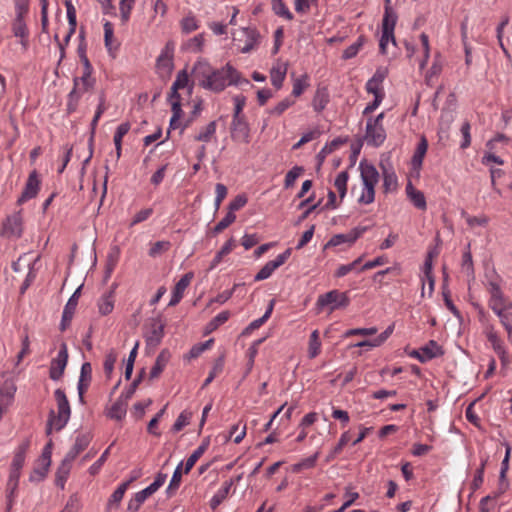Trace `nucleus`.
Masks as SVG:
<instances>
[{
  "label": "nucleus",
  "mask_w": 512,
  "mask_h": 512,
  "mask_svg": "<svg viewBox=\"0 0 512 512\" xmlns=\"http://www.w3.org/2000/svg\"><path fill=\"white\" fill-rule=\"evenodd\" d=\"M273 308H274V300H271L269 305H268V307H267V310L264 313V315L262 317L258 318V319L253 320L248 325L246 330L247 331H251V330H256V329L260 328L269 319V317L271 316Z\"/></svg>",
  "instance_id": "50"
},
{
  "label": "nucleus",
  "mask_w": 512,
  "mask_h": 512,
  "mask_svg": "<svg viewBox=\"0 0 512 512\" xmlns=\"http://www.w3.org/2000/svg\"><path fill=\"white\" fill-rule=\"evenodd\" d=\"M92 435L89 432L80 433L75 437V441L70 450L66 453L67 461H74L76 457L84 451L90 444Z\"/></svg>",
  "instance_id": "13"
},
{
  "label": "nucleus",
  "mask_w": 512,
  "mask_h": 512,
  "mask_svg": "<svg viewBox=\"0 0 512 512\" xmlns=\"http://www.w3.org/2000/svg\"><path fill=\"white\" fill-rule=\"evenodd\" d=\"M192 75L200 87L215 93L223 91L227 86L248 83V80L241 79V74L229 63L220 69H214L207 61L198 60Z\"/></svg>",
  "instance_id": "1"
},
{
  "label": "nucleus",
  "mask_w": 512,
  "mask_h": 512,
  "mask_svg": "<svg viewBox=\"0 0 512 512\" xmlns=\"http://www.w3.org/2000/svg\"><path fill=\"white\" fill-rule=\"evenodd\" d=\"M295 104V100L291 97H286L281 100L276 106L267 110L270 115L281 116L288 108Z\"/></svg>",
  "instance_id": "48"
},
{
  "label": "nucleus",
  "mask_w": 512,
  "mask_h": 512,
  "mask_svg": "<svg viewBox=\"0 0 512 512\" xmlns=\"http://www.w3.org/2000/svg\"><path fill=\"white\" fill-rule=\"evenodd\" d=\"M235 247V240L233 238H230L222 247L221 249L216 253L213 260L211 261L209 265V271L215 269L222 261L223 257L228 255Z\"/></svg>",
  "instance_id": "34"
},
{
  "label": "nucleus",
  "mask_w": 512,
  "mask_h": 512,
  "mask_svg": "<svg viewBox=\"0 0 512 512\" xmlns=\"http://www.w3.org/2000/svg\"><path fill=\"white\" fill-rule=\"evenodd\" d=\"M171 247V243L169 241H157L153 243L149 249L150 257H157L165 252H167Z\"/></svg>",
  "instance_id": "54"
},
{
  "label": "nucleus",
  "mask_w": 512,
  "mask_h": 512,
  "mask_svg": "<svg viewBox=\"0 0 512 512\" xmlns=\"http://www.w3.org/2000/svg\"><path fill=\"white\" fill-rule=\"evenodd\" d=\"M128 400L119 396L108 409L107 416L114 420H122L127 413Z\"/></svg>",
  "instance_id": "23"
},
{
  "label": "nucleus",
  "mask_w": 512,
  "mask_h": 512,
  "mask_svg": "<svg viewBox=\"0 0 512 512\" xmlns=\"http://www.w3.org/2000/svg\"><path fill=\"white\" fill-rule=\"evenodd\" d=\"M54 396L57 402L58 413L55 415L53 410L49 413L46 429L48 435L51 434L53 429L56 431L62 430L68 423L71 415L69 401L65 392L62 389H56Z\"/></svg>",
  "instance_id": "3"
},
{
  "label": "nucleus",
  "mask_w": 512,
  "mask_h": 512,
  "mask_svg": "<svg viewBox=\"0 0 512 512\" xmlns=\"http://www.w3.org/2000/svg\"><path fill=\"white\" fill-rule=\"evenodd\" d=\"M389 42H391L393 45L396 44L394 32L382 29V35L379 42V49L382 54L387 53V45L389 44Z\"/></svg>",
  "instance_id": "58"
},
{
  "label": "nucleus",
  "mask_w": 512,
  "mask_h": 512,
  "mask_svg": "<svg viewBox=\"0 0 512 512\" xmlns=\"http://www.w3.org/2000/svg\"><path fill=\"white\" fill-rule=\"evenodd\" d=\"M117 361V353L114 349L108 351L104 360V371L106 374L110 375L114 370V365Z\"/></svg>",
  "instance_id": "62"
},
{
  "label": "nucleus",
  "mask_w": 512,
  "mask_h": 512,
  "mask_svg": "<svg viewBox=\"0 0 512 512\" xmlns=\"http://www.w3.org/2000/svg\"><path fill=\"white\" fill-rule=\"evenodd\" d=\"M386 139V131L383 125H376L367 121L365 140L366 142L374 147L381 146Z\"/></svg>",
  "instance_id": "12"
},
{
  "label": "nucleus",
  "mask_w": 512,
  "mask_h": 512,
  "mask_svg": "<svg viewBox=\"0 0 512 512\" xmlns=\"http://www.w3.org/2000/svg\"><path fill=\"white\" fill-rule=\"evenodd\" d=\"M303 172V168L301 166H294L291 170H289L285 176L284 186L285 188H290L294 185L296 179Z\"/></svg>",
  "instance_id": "60"
},
{
  "label": "nucleus",
  "mask_w": 512,
  "mask_h": 512,
  "mask_svg": "<svg viewBox=\"0 0 512 512\" xmlns=\"http://www.w3.org/2000/svg\"><path fill=\"white\" fill-rule=\"evenodd\" d=\"M232 436H234V442L239 444L246 436V424H242L241 422L234 424L231 427L229 433L225 435L224 438L226 441H228Z\"/></svg>",
  "instance_id": "41"
},
{
  "label": "nucleus",
  "mask_w": 512,
  "mask_h": 512,
  "mask_svg": "<svg viewBox=\"0 0 512 512\" xmlns=\"http://www.w3.org/2000/svg\"><path fill=\"white\" fill-rule=\"evenodd\" d=\"M136 0H120L119 10L120 16L123 23L128 22L130 19L131 11L135 5Z\"/></svg>",
  "instance_id": "53"
},
{
  "label": "nucleus",
  "mask_w": 512,
  "mask_h": 512,
  "mask_svg": "<svg viewBox=\"0 0 512 512\" xmlns=\"http://www.w3.org/2000/svg\"><path fill=\"white\" fill-rule=\"evenodd\" d=\"M182 466H183V462H180L178 464V466L176 467V469L174 470V473L172 475V478L170 480V483L167 487V494L168 495H171L174 493V491H176L179 486H180V483H181V478H182Z\"/></svg>",
  "instance_id": "47"
},
{
  "label": "nucleus",
  "mask_w": 512,
  "mask_h": 512,
  "mask_svg": "<svg viewBox=\"0 0 512 512\" xmlns=\"http://www.w3.org/2000/svg\"><path fill=\"white\" fill-rule=\"evenodd\" d=\"M40 189V180L36 170H33L26 181L25 187L17 200L18 205H22L26 201L37 196Z\"/></svg>",
  "instance_id": "9"
},
{
  "label": "nucleus",
  "mask_w": 512,
  "mask_h": 512,
  "mask_svg": "<svg viewBox=\"0 0 512 512\" xmlns=\"http://www.w3.org/2000/svg\"><path fill=\"white\" fill-rule=\"evenodd\" d=\"M49 467L50 466L41 465L38 462L37 466L34 468L33 472L31 473L29 480L31 482L42 481L46 477Z\"/></svg>",
  "instance_id": "61"
},
{
  "label": "nucleus",
  "mask_w": 512,
  "mask_h": 512,
  "mask_svg": "<svg viewBox=\"0 0 512 512\" xmlns=\"http://www.w3.org/2000/svg\"><path fill=\"white\" fill-rule=\"evenodd\" d=\"M321 351V341L319 339V331H312L309 338V347H308V356L313 359L320 354Z\"/></svg>",
  "instance_id": "42"
},
{
  "label": "nucleus",
  "mask_w": 512,
  "mask_h": 512,
  "mask_svg": "<svg viewBox=\"0 0 512 512\" xmlns=\"http://www.w3.org/2000/svg\"><path fill=\"white\" fill-rule=\"evenodd\" d=\"M127 489L128 483H122L117 487L108 500L107 510H110L113 507L117 508L119 506Z\"/></svg>",
  "instance_id": "39"
},
{
  "label": "nucleus",
  "mask_w": 512,
  "mask_h": 512,
  "mask_svg": "<svg viewBox=\"0 0 512 512\" xmlns=\"http://www.w3.org/2000/svg\"><path fill=\"white\" fill-rule=\"evenodd\" d=\"M96 80L92 77V72H83L81 77H75L73 80V89L68 94L67 112L73 113L77 110L79 100L84 92L89 91L95 86Z\"/></svg>",
  "instance_id": "4"
},
{
  "label": "nucleus",
  "mask_w": 512,
  "mask_h": 512,
  "mask_svg": "<svg viewBox=\"0 0 512 512\" xmlns=\"http://www.w3.org/2000/svg\"><path fill=\"white\" fill-rule=\"evenodd\" d=\"M242 32L245 36V44L241 47L242 53H249L254 50L260 43V33L255 28H243Z\"/></svg>",
  "instance_id": "21"
},
{
  "label": "nucleus",
  "mask_w": 512,
  "mask_h": 512,
  "mask_svg": "<svg viewBox=\"0 0 512 512\" xmlns=\"http://www.w3.org/2000/svg\"><path fill=\"white\" fill-rule=\"evenodd\" d=\"M92 379V366L89 362H85L81 366L80 377L78 380L77 390L81 403H84V394L88 389Z\"/></svg>",
  "instance_id": "17"
},
{
  "label": "nucleus",
  "mask_w": 512,
  "mask_h": 512,
  "mask_svg": "<svg viewBox=\"0 0 512 512\" xmlns=\"http://www.w3.org/2000/svg\"><path fill=\"white\" fill-rule=\"evenodd\" d=\"M204 47V35L198 34L188 39L182 46V49L191 53L202 52Z\"/></svg>",
  "instance_id": "36"
},
{
  "label": "nucleus",
  "mask_w": 512,
  "mask_h": 512,
  "mask_svg": "<svg viewBox=\"0 0 512 512\" xmlns=\"http://www.w3.org/2000/svg\"><path fill=\"white\" fill-rule=\"evenodd\" d=\"M216 121L209 122L200 132L195 136L196 141L209 142L216 133Z\"/></svg>",
  "instance_id": "45"
},
{
  "label": "nucleus",
  "mask_w": 512,
  "mask_h": 512,
  "mask_svg": "<svg viewBox=\"0 0 512 512\" xmlns=\"http://www.w3.org/2000/svg\"><path fill=\"white\" fill-rule=\"evenodd\" d=\"M308 86V76L306 74L294 79L292 96L299 97Z\"/></svg>",
  "instance_id": "55"
},
{
  "label": "nucleus",
  "mask_w": 512,
  "mask_h": 512,
  "mask_svg": "<svg viewBox=\"0 0 512 512\" xmlns=\"http://www.w3.org/2000/svg\"><path fill=\"white\" fill-rule=\"evenodd\" d=\"M170 357H171L170 352L166 349L162 350L158 354L156 361H155L153 367L151 368V371L149 374L150 379H155L160 376V374L162 373V371L168 364Z\"/></svg>",
  "instance_id": "27"
},
{
  "label": "nucleus",
  "mask_w": 512,
  "mask_h": 512,
  "mask_svg": "<svg viewBox=\"0 0 512 512\" xmlns=\"http://www.w3.org/2000/svg\"><path fill=\"white\" fill-rule=\"evenodd\" d=\"M71 468L72 461H67V458L64 457L55 473V484L62 490L65 488V483L70 475Z\"/></svg>",
  "instance_id": "25"
},
{
  "label": "nucleus",
  "mask_w": 512,
  "mask_h": 512,
  "mask_svg": "<svg viewBox=\"0 0 512 512\" xmlns=\"http://www.w3.org/2000/svg\"><path fill=\"white\" fill-rule=\"evenodd\" d=\"M181 31L185 34H189L196 31L199 28V21L196 17L190 13L180 21Z\"/></svg>",
  "instance_id": "44"
},
{
  "label": "nucleus",
  "mask_w": 512,
  "mask_h": 512,
  "mask_svg": "<svg viewBox=\"0 0 512 512\" xmlns=\"http://www.w3.org/2000/svg\"><path fill=\"white\" fill-rule=\"evenodd\" d=\"M192 418V412L184 410L182 411L179 416L177 417L175 423L172 426L173 432H179L181 431L185 426H187L190 423V420Z\"/></svg>",
  "instance_id": "52"
},
{
  "label": "nucleus",
  "mask_w": 512,
  "mask_h": 512,
  "mask_svg": "<svg viewBox=\"0 0 512 512\" xmlns=\"http://www.w3.org/2000/svg\"><path fill=\"white\" fill-rule=\"evenodd\" d=\"M365 42H366L365 36L360 35L354 43H352L350 46H348L343 51L342 58L344 60L354 58L358 54L360 49L363 47Z\"/></svg>",
  "instance_id": "40"
},
{
  "label": "nucleus",
  "mask_w": 512,
  "mask_h": 512,
  "mask_svg": "<svg viewBox=\"0 0 512 512\" xmlns=\"http://www.w3.org/2000/svg\"><path fill=\"white\" fill-rule=\"evenodd\" d=\"M462 216L465 217L467 224L472 228L475 226H486L489 222V218L485 215L470 216L463 211Z\"/></svg>",
  "instance_id": "59"
},
{
  "label": "nucleus",
  "mask_w": 512,
  "mask_h": 512,
  "mask_svg": "<svg viewBox=\"0 0 512 512\" xmlns=\"http://www.w3.org/2000/svg\"><path fill=\"white\" fill-rule=\"evenodd\" d=\"M422 349V355L424 358L422 359V363L428 362L434 358H437L439 356L443 355V350L440 345L434 340H430L428 344L421 347Z\"/></svg>",
  "instance_id": "30"
},
{
  "label": "nucleus",
  "mask_w": 512,
  "mask_h": 512,
  "mask_svg": "<svg viewBox=\"0 0 512 512\" xmlns=\"http://www.w3.org/2000/svg\"><path fill=\"white\" fill-rule=\"evenodd\" d=\"M382 167V175H383V188L385 193L394 192L398 187V179L394 172V170L389 167Z\"/></svg>",
  "instance_id": "28"
},
{
  "label": "nucleus",
  "mask_w": 512,
  "mask_h": 512,
  "mask_svg": "<svg viewBox=\"0 0 512 512\" xmlns=\"http://www.w3.org/2000/svg\"><path fill=\"white\" fill-rule=\"evenodd\" d=\"M23 231V219L21 211H18L6 218L3 224V234L8 237L19 238Z\"/></svg>",
  "instance_id": "11"
},
{
  "label": "nucleus",
  "mask_w": 512,
  "mask_h": 512,
  "mask_svg": "<svg viewBox=\"0 0 512 512\" xmlns=\"http://www.w3.org/2000/svg\"><path fill=\"white\" fill-rule=\"evenodd\" d=\"M153 495L152 491L146 487L145 489L137 492L132 499L128 502L127 509L132 512H137L141 505L146 501L148 497Z\"/></svg>",
  "instance_id": "33"
},
{
  "label": "nucleus",
  "mask_w": 512,
  "mask_h": 512,
  "mask_svg": "<svg viewBox=\"0 0 512 512\" xmlns=\"http://www.w3.org/2000/svg\"><path fill=\"white\" fill-rule=\"evenodd\" d=\"M99 312L102 315H108L113 311L114 300L111 295H104L98 303Z\"/></svg>",
  "instance_id": "56"
},
{
  "label": "nucleus",
  "mask_w": 512,
  "mask_h": 512,
  "mask_svg": "<svg viewBox=\"0 0 512 512\" xmlns=\"http://www.w3.org/2000/svg\"><path fill=\"white\" fill-rule=\"evenodd\" d=\"M329 103V92L326 87H318L312 100L315 111L321 112Z\"/></svg>",
  "instance_id": "32"
},
{
  "label": "nucleus",
  "mask_w": 512,
  "mask_h": 512,
  "mask_svg": "<svg viewBox=\"0 0 512 512\" xmlns=\"http://www.w3.org/2000/svg\"><path fill=\"white\" fill-rule=\"evenodd\" d=\"M397 21V14L392 9V7H387L384 11L383 19H382V29L386 31L394 32L395 25Z\"/></svg>",
  "instance_id": "43"
},
{
  "label": "nucleus",
  "mask_w": 512,
  "mask_h": 512,
  "mask_svg": "<svg viewBox=\"0 0 512 512\" xmlns=\"http://www.w3.org/2000/svg\"><path fill=\"white\" fill-rule=\"evenodd\" d=\"M68 362V348L66 343H61L57 356L52 359L49 369V376L52 380L58 381L62 378Z\"/></svg>",
  "instance_id": "7"
},
{
  "label": "nucleus",
  "mask_w": 512,
  "mask_h": 512,
  "mask_svg": "<svg viewBox=\"0 0 512 512\" xmlns=\"http://www.w3.org/2000/svg\"><path fill=\"white\" fill-rule=\"evenodd\" d=\"M233 480L225 481L222 487L213 495L210 500V507L215 510L228 496L231 487L233 486Z\"/></svg>",
  "instance_id": "31"
},
{
  "label": "nucleus",
  "mask_w": 512,
  "mask_h": 512,
  "mask_svg": "<svg viewBox=\"0 0 512 512\" xmlns=\"http://www.w3.org/2000/svg\"><path fill=\"white\" fill-rule=\"evenodd\" d=\"M164 335V325L160 323H153L151 330L147 336V342L150 345L157 346L160 344Z\"/></svg>",
  "instance_id": "38"
},
{
  "label": "nucleus",
  "mask_w": 512,
  "mask_h": 512,
  "mask_svg": "<svg viewBox=\"0 0 512 512\" xmlns=\"http://www.w3.org/2000/svg\"><path fill=\"white\" fill-rule=\"evenodd\" d=\"M231 136L237 142L249 143L250 141V128L245 120V117L233 118L231 122Z\"/></svg>",
  "instance_id": "10"
},
{
  "label": "nucleus",
  "mask_w": 512,
  "mask_h": 512,
  "mask_svg": "<svg viewBox=\"0 0 512 512\" xmlns=\"http://www.w3.org/2000/svg\"><path fill=\"white\" fill-rule=\"evenodd\" d=\"M486 287L490 294L489 308L498 316L503 327L509 329L512 326V302L504 297L499 280H489Z\"/></svg>",
  "instance_id": "2"
},
{
  "label": "nucleus",
  "mask_w": 512,
  "mask_h": 512,
  "mask_svg": "<svg viewBox=\"0 0 512 512\" xmlns=\"http://www.w3.org/2000/svg\"><path fill=\"white\" fill-rule=\"evenodd\" d=\"M106 110V105H105V96L104 94L102 93L100 95V98H99V104L97 106V109H96V112H95V115L91 121V137L89 139V155L88 157L83 161V164L86 165L87 163H89V161L91 160L92 156H93V138H94V133H95V130H96V127L98 125V121L100 119V117L102 116V114L105 112Z\"/></svg>",
  "instance_id": "15"
},
{
  "label": "nucleus",
  "mask_w": 512,
  "mask_h": 512,
  "mask_svg": "<svg viewBox=\"0 0 512 512\" xmlns=\"http://www.w3.org/2000/svg\"><path fill=\"white\" fill-rule=\"evenodd\" d=\"M66 11H67V18L69 23V31L67 32L64 42H60L58 40V36H55V39L58 41L59 49L61 52V59L64 57V45L68 44L70 41L71 36L74 34L76 29V10L71 1H66Z\"/></svg>",
  "instance_id": "14"
},
{
  "label": "nucleus",
  "mask_w": 512,
  "mask_h": 512,
  "mask_svg": "<svg viewBox=\"0 0 512 512\" xmlns=\"http://www.w3.org/2000/svg\"><path fill=\"white\" fill-rule=\"evenodd\" d=\"M175 44L173 41H168L164 48L161 50L160 55L156 60V68L158 73L164 75H170L174 68L173 57H174Z\"/></svg>",
  "instance_id": "6"
},
{
  "label": "nucleus",
  "mask_w": 512,
  "mask_h": 512,
  "mask_svg": "<svg viewBox=\"0 0 512 512\" xmlns=\"http://www.w3.org/2000/svg\"><path fill=\"white\" fill-rule=\"evenodd\" d=\"M230 317V313L228 311H222L217 314L209 323L208 329L209 331H213L217 329L220 325L224 324Z\"/></svg>",
  "instance_id": "63"
},
{
  "label": "nucleus",
  "mask_w": 512,
  "mask_h": 512,
  "mask_svg": "<svg viewBox=\"0 0 512 512\" xmlns=\"http://www.w3.org/2000/svg\"><path fill=\"white\" fill-rule=\"evenodd\" d=\"M349 303L350 299L346 292L331 290L321 294L317 299L316 305L319 309L329 307L330 311H334L339 308L347 307Z\"/></svg>",
  "instance_id": "5"
},
{
  "label": "nucleus",
  "mask_w": 512,
  "mask_h": 512,
  "mask_svg": "<svg viewBox=\"0 0 512 512\" xmlns=\"http://www.w3.org/2000/svg\"><path fill=\"white\" fill-rule=\"evenodd\" d=\"M428 143L425 137H422L420 142L418 143L417 149L413 155L412 162L413 165H421L423 158L427 152Z\"/></svg>",
  "instance_id": "51"
},
{
  "label": "nucleus",
  "mask_w": 512,
  "mask_h": 512,
  "mask_svg": "<svg viewBox=\"0 0 512 512\" xmlns=\"http://www.w3.org/2000/svg\"><path fill=\"white\" fill-rule=\"evenodd\" d=\"M12 32L15 37L20 38V44L26 50L28 47L29 32L24 18L15 17L12 23Z\"/></svg>",
  "instance_id": "22"
},
{
  "label": "nucleus",
  "mask_w": 512,
  "mask_h": 512,
  "mask_svg": "<svg viewBox=\"0 0 512 512\" xmlns=\"http://www.w3.org/2000/svg\"><path fill=\"white\" fill-rule=\"evenodd\" d=\"M363 185L376 186L379 181V172L373 164L360 162L359 165Z\"/></svg>",
  "instance_id": "18"
},
{
  "label": "nucleus",
  "mask_w": 512,
  "mask_h": 512,
  "mask_svg": "<svg viewBox=\"0 0 512 512\" xmlns=\"http://www.w3.org/2000/svg\"><path fill=\"white\" fill-rule=\"evenodd\" d=\"M189 83V75L186 70H181L178 72L175 81L173 82L171 86V92L172 97H178L180 95L178 93L179 89H183L188 86Z\"/></svg>",
  "instance_id": "37"
},
{
  "label": "nucleus",
  "mask_w": 512,
  "mask_h": 512,
  "mask_svg": "<svg viewBox=\"0 0 512 512\" xmlns=\"http://www.w3.org/2000/svg\"><path fill=\"white\" fill-rule=\"evenodd\" d=\"M287 73V64L277 61L276 64L271 68L270 78L271 83L277 89L282 87L283 81Z\"/></svg>",
  "instance_id": "26"
},
{
  "label": "nucleus",
  "mask_w": 512,
  "mask_h": 512,
  "mask_svg": "<svg viewBox=\"0 0 512 512\" xmlns=\"http://www.w3.org/2000/svg\"><path fill=\"white\" fill-rule=\"evenodd\" d=\"M349 179V174L347 171H341L334 181V186L339 192V196L343 199L347 192V182Z\"/></svg>",
  "instance_id": "46"
},
{
  "label": "nucleus",
  "mask_w": 512,
  "mask_h": 512,
  "mask_svg": "<svg viewBox=\"0 0 512 512\" xmlns=\"http://www.w3.org/2000/svg\"><path fill=\"white\" fill-rule=\"evenodd\" d=\"M488 460H489V456H487V455L481 456L480 466L475 471L474 478L471 483L472 491L478 490L481 487V485L483 484L484 472H485V468L488 463Z\"/></svg>",
  "instance_id": "35"
},
{
  "label": "nucleus",
  "mask_w": 512,
  "mask_h": 512,
  "mask_svg": "<svg viewBox=\"0 0 512 512\" xmlns=\"http://www.w3.org/2000/svg\"><path fill=\"white\" fill-rule=\"evenodd\" d=\"M365 231V228H355L351 230L347 234H337L334 235L326 244V247L329 246H338L342 243H354Z\"/></svg>",
  "instance_id": "20"
},
{
  "label": "nucleus",
  "mask_w": 512,
  "mask_h": 512,
  "mask_svg": "<svg viewBox=\"0 0 512 512\" xmlns=\"http://www.w3.org/2000/svg\"><path fill=\"white\" fill-rule=\"evenodd\" d=\"M291 255V249H286L283 253L279 254L274 260L268 261L255 275V281H262L268 279L273 272L283 265Z\"/></svg>",
  "instance_id": "8"
},
{
  "label": "nucleus",
  "mask_w": 512,
  "mask_h": 512,
  "mask_svg": "<svg viewBox=\"0 0 512 512\" xmlns=\"http://www.w3.org/2000/svg\"><path fill=\"white\" fill-rule=\"evenodd\" d=\"M236 219V216L232 212H228L223 219H221L214 227L213 232L218 234L222 232L225 228L231 225Z\"/></svg>",
  "instance_id": "64"
},
{
  "label": "nucleus",
  "mask_w": 512,
  "mask_h": 512,
  "mask_svg": "<svg viewBox=\"0 0 512 512\" xmlns=\"http://www.w3.org/2000/svg\"><path fill=\"white\" fill-rule=\"evenodd\" d=\"M375 199V187L374 186H368L363 185L362 192L360 197L358 198V202L360 204H370Z\"/></svg>",
  "instance_id": "57"
},
{
  "label": "nucleus",
  "mask_w": 512,
  "mask_h": 512,
  "mask_svg": "<svg viewBox=\"0 0 512 512\" xmlns=\"http://www.w3.org/2000/svg\"><path fill=\"white\" fill-rule=\"evenodd\" d=\"M193 277H194L193 273L188 272L184 276H182V278L176 283V285L172 291V296L169 301V306H175L181 301L184 291L189 286Z\"/></svg>",
  "instance_id": "19"
},
{
  "label": "nucleus",
  "mask_w": 512,
  "mask_h": 512,
  "mask_svg": "<svg viewBox=\"0 0 512 512\" xmlns=\"http://www.w3.org/2000/svg\"><path fill=\"white\" fill-rule=\"evenodd\" d=\"M406 194L409 200L413 203V205L420 209L425 210L427 208L426 198L424 193L420 190L414 188L411 182H408L406 186Z\"/></svg>",
  "instance_id": "24"
},
{
  "label": "nucleus",
  "mask_w": 512,
  "mask_h": 512,
  "mask_svg": "<svg viewBox=\"0 0 512 512\" xmlns=\"http://www.w3.org/2000/svg\"><path fill=\"white\" fill-rule=\"evenodd\" d=\"M26 450H27V445H25V444L18 447V449L16 450V452L14 454V457H13V460L11 463V468H14L15 470L22 469V467L25 463Z\"/></svg>",
  "instance_id": "49"
},
{
  "label": "nucleus",
  "mask_w": 512,
  "mask_h": 512,
  "mask_svg": "<svg viewBox=\"0 0 512 512\" xmlns=\"http://www.w3.org/2000/svg\"><path fill=\"white\" fill-rule=\"evenodd\" d=\"M79 293H80V287L72 294V296L69 298V300L67 301V303L64 307V310L62 313V320L60 323V329L62 331L66 330V328L69 326V324L74 316V313H75V310H76V307L78 304Z\"/></svg>",
  "instance_id": "16"
},
{
  "label": "nucleus",
  "mask_w": 512,
  "mask_h": 512,
  "mask_svg": "<svg viewBox=\"0 0 512 512\" xmlns=\"http://www.w3.org/2000/svg\"><path fill=\"white\" fill-rule=\"evenodd\" d=\"M209 439H204L201 445H199L193 453L187 458L184 468V473L188 474L190 470L193 468L198 459L205 453V451L209 447Z\"/></svg>",
  "instance_id": "29"
}]
</instances>
